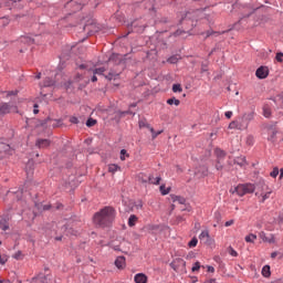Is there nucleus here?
I'll return each mask as SVG.
<instances>
[{
    "mask_svg": "<svg viewBox=\"0 0 283 283\" xmlns=\"http://www.w3.org/2000/svg\"><path fill=\"white\" fill-rule=\"evenodd\" d=\"M116 220V209L112 207H105L101 211L96 212L93 217V222L97 227H109L112 222Z\"/></svg>",
    "mask_w": 283,
    "mask_h": 283,
    "instance_id": "1",
    "label": "nucleus"
},
{
    "mask_svg": "<svg viewBox=\"0 0 283 283\" xmlns=\"http://www.w3.org/2000/svg\"><path fill=\"white\" fill-rule=\"evenodd\" d=\"M255 191V186L253 184H242L230 190V193H237V196H247V193H253Z\"/></svg>",
    "mask_w": 283,
    "mask_h": 283,
    "instance_id": "2",
    "label": "nucleus"
},
{
    "mask_svg": "<svg viewBox=\"0 0 283 283\" xmlns=\"http://www.w3.org/2000/svg\"><path fill=\"white\" fill-rule=\"evenodd\" d=\"M17 114L19 108L14 104L0 103V116H6V114Z\"/></svg>",
    "mask_w": 283,
    "mask_h": 283,
    "instance_id": "3",
    "label": "nucleus"
},
{
    "mask_svg": "<svg viewBox=\"0 0 283 283\" xmlns=\"http://www.w3.org/2000/svg\"><path fill=\"white\" fill-rule=\"evenodd\" d=\"M36 282H40V283H52V274L50 272L49 273L40 272L36 276H33L31 279V283H36Z\"/></svg>",
    "mask_w": 283,
    "mask_h": 283,
    "instance_id": "4",
    "label": "nucleus"
},
{
    "mask_svg": "<svg viewBox=\"0 0 283 283\" xmlns=\"http://www.w3.org/2000/svg\"><path fill=\"white\" fill-rule=\"evenodd\" d=\"M259 238L262 240V242H268L269 244H275V234H270V237H266V232L261 231L259 233Z\"/></svg>",
    "mask_w": 283,
    "mask_h": 283,
    "instance_id": "5",
    "label": "nucleus"
},
{
    "mask_svg": "<svg viewBox=\"0 0 283 283\" xmlns=\"http://www.w3.org/2000/svg\"><path fill=\"white\" fill-rule=\"evenodd\" d=\"M255 76L258 78H266L269 76V69L266 66H261L256 70Z\"/></svg>",
    "mask_w": 283,
    "mask_h": 283,
    "instance_id": "6",
    "label": "nucleus"
},
{
    "mask_svg": "<svg viewBox=\"0 0 283 283\" xmlns=\"http://www.w3.org/2000/svg\"><path fill=\"white\" fill-rule=\"evenodd\" d=\"M199 240H201V242H206V244H211V235H209V230H203L199 234Z\"/></svg>",
    "mask_w": 283,
    "mask_h": 283,
    "instance_id": "7",
    "label": "nucleus"
},
{
    "mask_svg": "<svg viewBox=\"0 0 283 283\" xmlns=\"http://www.w3.org/2000/svg\"><path fill=\"white\" fill-rule=\"evenodd\" d=\"M254 117H255V113L253 112L245 113L242 116V123H245V125H249V123H251V120H253Z\"/></svg>",
    "mask_w": 283,
    "mask_h": 283,
    "instance_id": "8",
    "label": "nucleus"
},
{
    "mask_svg": "<svg viewBox=\"0 0 283 283\" xmlns=\"http://www.w3.org/2000/svg\"><path fill=\"white\" fill-rule=\"evenodd\" d=\"M35 145H36V147H39V149H45L46 147H50V140L49 139H38Z\"/></svg>",
    "mask_w": 283,
    "mask_h": 283,
    "instance_id": "9",
    "label": "nucleus"
},
{
    "mask_svg": "<svg viewBox=\"0 0 283 283\" xmlns=\"http://www.w3.org/2000/svg\"><path fill=\"white\" fill-rule=\"evenodd\" d=\"M134 282L135 283H147V276L145 275V273H137L134 276Z\"/></svg>",
    "mask_w": 283,
    "mask_h": 283,
    "instance_id": "10",
    "label": "nucleus"
},
{
    "mask_svg": "<svg viewBox=\"0 0 283 283\" xmlns=\"http://www.w3.org/2000/svg\"><path fill=\"white\" fill-rule=\"evenodd\" d=\"M115 266H117L118 269H125V256H117V259L115 260Z\"/></svg>",
    "mask_w": 283,
    "mask_h": 283,
    "instance_id": "11",
    "label": "nucleus"
},
{
    "mask_svg": "<svg viewBox=\"0 0 283 283\" xmlns=\"http://www.w3.org/2000/svg\"><path fill=\"white\" fill-rule=\"evenodd\" d=\"M137 180L138 182H143V185H147V182H149V176L140 172L138 176H137Z\"/></svg>",
    "mask_w": 283,
    "mask_h": 283,
    "instance_id": "12",
    "label": "nucleus"
},
{
    "mask_svg": "<svg viewBox=\"0 0 283 283\" xmlns=\"http://www.w3.org/2000/svg\"><path fill=\"white\" fill-rule=\"evenodd\" d=\"M136 222H138V217H136V214H132L128 218V227H136Z\"/></svg>",
    "mask_w": 283,
    "mask_h": 283,
    "instance_id": "13",
    "label": "nucleus"
},
{
    "mask_svg": "<svg viewBox=\"0 0 283 283\" xmlns=\"http://www.w3.org/2000/svg\"><path fill=\"white\" fill-rule=\"evenodd\" d=\"M171 200H172V202H178L179 205H185V202H186L185 198H182L180 196H176V195L171 196Z\"/></svg>",
    "mask_w": 283,
    "mask_h": 283,
    "instance_id": "14",
    "label": "nucleus"
},
{
    "mask_svg": "<svg viewBox=\"0 0 283 283\" xmlns=\"http://www.w3.org/2000/svg\"><path fill=\"white\" fill-rule=\"evenodd\" d=\"M108 171L109 174H116V171H120V168L116 164L108 165Z\"/></svg>",
    "mask_w": 283,
    "mask_h": 283,
    "instance_id": "15",
    "label": "nucleus"
},
{
    "mask_svg": "<svg viewBox=\"0 0 283 283\" xmlns=\"http://www.w3.org/2000/svg\"><path fill=\"white\" fill-rule=\"evenodd\" d=\"M263 116L265 118H271V106L270 105L263 106Z\"/></svg>",
    "mask_w": 283,
    "mask_h": 283,
    "instance_id": "16",
    "label": "nucleus"
},
{
    "mask_svg": "<svg viewBox=\"0 0 283 283\" xmlns=\"http://www.w3.org/2000/svg\"><path fill=\"white\" fill-rule=\"evenodd\" d=\"M160 180H161L160 177L154 178V176H151V175L148 177V182L150 185H160Z\"/></svg>",
    "mask_w": 283,
    "mask_h": 283,
    "instance_id": "17",
    "label": "nucleus"
},
{
    "mask_svg": "<svg viewBox=\"0 0 283 283\" xmlns=\"http://www.w3.org/2000/svg\"><path fill=\"white\" fill-rule=\"evenodd\" d=\"M14 1L12 0H0V8H10Z\"/></svg>",
    "mask_w": 283,
    "mask_h": 283,
    "instance_id": "18",
    "label": "nucleus"
},
{
    "mask_svg": "<svg viewBox=\"0 0 283 283\" xmlns=\"http://www.w3.org/2000/svg\"><path fill=\"white\" fill-rule=\"evenodd\" d=\"M262 275L264 277H270L271 276V266L264 265L262 269Z\"/></svg>",
    "mask_w": 283,
    "mask_h": 283,
    "instance_id": "19",
    "label": "nucleus"
},
{
    "mask_svg": "<svg viewBox=\"0 0 283 283\" xmlns=\"http://www.w3.org/2000/svg\"><path fill=\"white\" fill-rule=\"evenodd\" d=\"M159 191H160V193H161V196H167V195H169V191H171V188H167L165 185H161L160 187H159Z\"/></svg>",
    "mask_w": 283,
    "mask_h": 283,
    "instance_id": "20",
    "label": "nucleus"
},
{
    "mask_svg": "<svg viewBox=\"0 0 283 283\" xmlns=\"http://www.w3.org/2000/svg\"><path fill=\"white\" fill-rule=\"evenodd\" d=\"M255 240H258V235L250 233L249 235L245 237V242H249L251 244H253V242H255Z\"/></svg>",
    "mask_w": 283,
    "mask_h": 283,
    "instance_id": "21",
    "label": "nucleus"
},
{
    "mask_svg": "<svg viewBox=\"0 0 283 283\" xmlns=\"http://www.w3.org/2000/svg\"><path fill=\"white\" fill-rule=\"evenodd\" d=\"M167 104L176 105V107H178V105H180V99H177L176 97H171V98L167 99Z\"/></svg>",
    "mask_w": 283,
    "mask_h": 283,
    "instance_id": "22",
    "label": "nucleus"
},
{
    "mask_svg": "<svg viewBox=\"0 0 283 283\" xmlns=\"http://www.w3.org/2000/svg\"><path fill=\"white\" fill-rule=\"evenodd\" d=\"M21 43H27V45H32V43H34V40H32V38L29 36H23L21 38Z\"/></svg>",
    "mask_w": 283,
    "mask_h": 283,
    "instance_id": "23",
    "label": "nucleus"
},
{
    "mask_svg": "<svg viewBox=\"0 0 283 283\" xmlns=\"http://www.w3.org/2000/svg\"><path fill=\"white\" fill-rule=\"evenodd\" d=\"M228 253L229 255H231L232 258H238V251H235L233 248L229 247L228 248Z\"/></svg>",
    "mask_w": 283,
    "mask_h": 283,
    "instance_id": "24",
    "label": "nucleus"
},
{
    "mask_svg": "<svg viewBox=\"0 0 283 283\" xmlns=\"http://www.w3.org/2000/svg\"><path fill=\"white\" fill-rule=\"evenodd\" d=\"M273 193V190H269L268 192H265L264 195H262V202L269 200V198H271V195Z\"/></svg>",
    "mask_w": 283,
    "mask_h": 283,
    "instance_id": "25",
    "label": "nucleus"
},
{
    "mask_svg": "<svg viewBox=\"0 0 283 283\" xmlns=\"http://www.w3.org/2000/svg\"><path fill=\"white\" fill-rule=\"evenodd\" d=\"M172 92H175V93L182 92V86L180 84H174Z\"/></svg>",
    "mask_w": 283,
    "mask_h": 283,
    "instance_id": "26",
    "label": "nucleus"
},
{
    "mask_svg": "<svg viewBox=\"0 0 283 283\" xmlns=\"http://www.w3.org/2000/svg\"><path fill=\"white\" fill-rule=\"evenodd\" d=\"M178 59H179L178 55H172L167 61L168 63L176 64L178 63Z\"/></svg>",
    "mask_w": 283,
    "mask_h": 283,
    "instance_id": "27",
    "label": "nucleus"
},
{
    "mask_svg": "<svg viewBox=\"0 0 283 283\" xmlns=\"http://www.w3.org/2000/svg\"><path fill=\"white\" fill-rule=\"evenodd\" d=\"M94 125H96V119L88 118L86 122V127H94Z\"/></svg>",
    "mask_w": 283,
    "mask_h": 283,
    "instance_id": "28",
    "label": "nucleus"
},
{
    "mask_svg": "<svg viewBox=\"0 0 283 283\" xmlns=\"http://www.w3.org/2000/svg\"><path fill=\"white\" fill-rule=\"evenodd\" d=\"M270 176L272 178H277V176H280V169L277 167L273 168V171L270 174Z\"/></svg>",
    "mask_w": 283,
    "mask_h": 283,
    "instance_id": "29",
    "label": "nucleus"
},
{
    "mask_svg": "<svg viewBox=\"0 0 283 283\" xmlns=\"http://www.w3.org/2000/svg\"><path fill=\"white\" fill-rule=\"evenodd\" d=\"M188 245L190 247V249L193 247H198V239L192 238L191 241L188 243Z\"/></svg>",
    "mask_w": 283,
    "mask_h": 283,
    "instance_id": "30",
    "label": "nucleus"
},
{
    "mask_svg": "<svg viewBox=\"0 0 283 283\" xmlns=\"http://www.w3.org/2000/svg\"><path fill=\"white\" fill-rule=\"evenodd\" d=\"M200 261H197L191 269L192 273H196V271H200Z\"/></svg>",
    "mask_w": 283,
    "mask_h": 283,
    "instance_id": "31",
    "label": "nucleus"
},
{
    "mask_svg": "<svg viewBox=\"0 0 283 283\" xmlns=\"http://www.w3.org/2000/svg\"><path fill=\"white\" fill-rule=\"evenodd\" d=\"M275 136H277V132L272 130L271 135L268 137V140H271L272 143L275 142Z\"/></svg>",
    "mask_w": 283,
    "mask_h": 283,
    "instance_id": "32",
    "label": "nucleus"
},
{
    "mask_svg": "<svg viewBox=\"0 0 283 283\" xmlns=\"http://www.w3.org/2000/svg\"><path fill=\"white\" fill-rule=\"evenodd\" d=\"M9 256L6 254L0 255V264H6L8 262Z\"/></svg>",
    "mask_w": 283,
    "mask_h": 283,
    "instance_id": "33",
    "label": "nucleus"
},
{
    "mask_svg": "<svg viewBox=\"0 0 283 283\" xmlns=\"http://www.w3.org/2000/svg\"><path fill=\"white\" fill-rule=\"evenodd\" d=\"M216 155L219 158H224V156H226L224 150H222V149H216Z\"/></svg>",
    "mask_w": 283,
    "mask_h": 283,
    "instance_id": "34",
    "label": "nucleus"
},
{
    "mask_svg": "<svg viewBox=\"0 0 283 283\" xmlns=\"http://www.w3.org/2000/svg\"><path fill=\"white\" fill-rule=\"evenodd\" d=\"M275 59L277 63H283V53L282 52L276 53Z\"/></svg>",
    "mask_w": 283,
    "mask_h": 283,
    "instance_id": "35",
    "label": "nucleus"
},
{
    "mask_svg": "<svg viewBox=\"0 0 283 283\" xmlns=\"http://www.w3.org/2000/svg\"><path fill=\"white\" fill-rule=\"evenodd\" d=\"M125 156L129 157V154H127L126 149L120 150V160H125Z\"/></svg>",
    "mask_w": 283,
    "mask_h": 283,
    "instance_id": "36",
    "label": "nucleus"
},
{
    "mask_svg": "<svg viewBox=\"0 0 283 283\" xmlns=\"http://www.w3.org/2000/svg\"><path fill=\"white\" fill-rule=\"evenodd\" d=\"M22 256H23V253L21 251H18L13 254L14 260H21Z\"/></svg>",
    "mask_w": 283,
    "mask_h": 283,
    "instance_id": "37",
    "label": "nucleus"
},
{
    "mask_svg": "<svg viewBox=\"0 0 283 283\" xmlns=\"http://www.w3.org/2000/svg\"><path fill=\"white\" fill-rule=\"evenodd\" d=\"M103 72H105V67H99V69L94 70V74L101 75V74H103Z\"/></svg>",
    "mask_w": 283,
    "mask_h": 283,
    "instance_id": "38",
    "label": "nucleus"
},
{
    "mask_svg": "<svg viewBox=\"0 0 283 283\" xmlns=\"http://www.w3.org/2000/svg\"><path fill=\"white\" fill-rule=\"evenodd\" d=\"M70 123H72L73 125H78V118L72 116V117L70 118Z\"/></svg>",
    "mask_w": 283,
    "mask_h": 283,
    "instance_id": "39",
    "label": "nucleus"
},
{
    "mask_svg": "<svg viewBox=\"0 0 283 283\" xmlns=\"http://www.w3.org/2000/svg\"><path fill=\"white\" fill-rule=\"evenodd\" d=\"M235 127H238V124L235 122H231L229 124V129H235Z\"/></svg>",
    "mask_w": 283,
    "mask_h": 283,
    "instance_id": "40",
    "label": "nucleus"
},
{
    "mask_svg": "<svg viewBox=\"0 0 283 283\" xmlns=\"http://www.w3.org/2000/svg\"><path fill=\"white\" fill-rule=\"evenodd\" d=\"M226 118H231L233 116V112L228 111L224 113Z\"/></svg>",
    "mask_w": 283,
    "mask_h": 283,
    "instance_id": "41",
    "label": "nucleus"
},
{
    "mask_svg": "<svg viewBox=\"0 0 283 283\" xmlns=\"http://www.w3.org/2000/svg\"><path fill=\"white\" fill-rule=\"evenodd\" d=\"M207 269H208V273H216V268L208 265Z\"/></svg>",
    "mask_w": 283,
    "mask_h": 283,
    "instance_id": "42",
    "label": "nucleus"
},
{
    "mask_svg": "<svg viewBox=\"0 0 283 283\" xmlns=\"http://www.w3.org/2000/svg\"><path fill=\"white\" fill-rule=\"evenodd\" d=\"M234 220H229V221H227L226 223H224V227H231V226H233L234 224Z\"/></svg>",
    "mask_w": 283,
    "mask_h": 283,
    "instance_id": "43",
    "label": "nucleus"
},
{
    "mask_svg": "<svg viewBox=\"0 0 283 283\" xmlns=\"http://www.w3.org/2000/svg\"><path fill=\"white\" fill-rule=\"evenodd\" d=\"M33 114H39V104H34Z\"/></svg>",
    "mask_w": 283,
    "mask_h": 283,
    "instance_id": "44",
    "label": "nucleus"
},
{
    "mask_svg": "<svg viewBox=\"0 0 283 283\" xmlns=\"http://www.w3.org/2000/svg\"><path fill=\"white\" fill-rule=\"evenodd\" d=\"M0 229H2V231H8L10 227L4 223L3 226H0Z\"/></svg>",
    "mask_w": 283,
    "mask_h": 283,
    "instance_id": "45",
    "label": "nucleus"
},
{
    "mask_svg": "<svg viewBox=\"0 0 283 283\" xmlns=\"http://www.w3.org/2000/svg\"><path fill=\"white\" fill-rule=\"evenodd\" d=\"M18 92L17 91H11L7 94V96H17Z\"/></svg>",
    "mask_w": 283,
    "mask_h": 283,
    "instance_id": "46",
    "label": "nucleus"
},
{
    "mask_svg": "<svg viewBox=\"0 0 283 283\" xmlns=\"http://www.w3.org/2000/svg\"><path fill=\"white\" fill-rule=\"evenodd\" d=\"M44 85H45V87H51V85H54V82H52V81L45 82Z\"/></svg>",
    "mask_w": 283,
    "mask_h": 283,
    "instance_id": "47",
    "label": "nucleus"
},
{
    "mask_svg": "<svg viewBox=\"0 0 283 283\" xmlns=\"http://www.w3.org/2000/svg\"><path fill=\"white\" fill-rule=\"evenodd\" d=\"M271 258H272V259L277 258V252H272V253H271Z\"/></svg>",
    "mask_w": 283,
    "mask_h": 283,
    "instance_id": "48",
    "label": "nucleus"
},
{
    "mask_svg": "<svg viewBox=\"0 0 283 283\" xmlns=\"http://www.w3.org/2000/svg\"><path fill=\"white\" fill-rule=\"evenodd\" d=\"M96 81H98V77H96V75H93L92 83H96Z\"/></svg>",
    "mask_w": 283,
    "mask_h": 283,
    "instance_id": "49",
    "label": "nucleus"
},
{
    "mask_svg": "<svg viewBox=\"0 0 283 283\" xmlns=\"http://www.w3.org/2000/svg\"><path fill=\"white\" fill-rule=\"evenodd\" d=\"M283 178V168L280 169V180Z\"/></svg>",
    "mask_w": 283,
    "mask_h": 283,
    "instance_id": "50",
    "label": "nucleus"
},
{
    "mask_svg": "<svg viewBox=\"0 0 283 283\" xmlns=\"http://www.w3.org/2000/svg\"><path fill=\"white\" fill-rule=\"evenodd\" d=\"M139 127H145V122L144 120H139Z\"/></svg>",
    "mask_w": 283,
    "mask_h": 283,
    "instance_id": "51",
    "label": "nucleus"
},
{
    "mask_svg": "<svg viewBox=\"0 0 283 283\" xmlns=\"http://www.w3.org/2000/svg\"><path fill=\"white\" fill-rule=\"evenodd\" d=\"M216 167H217L218 170L222 169V165H220V164H217Z\"/></svg>",
    "mask_w": 283,
    "mask_h": 283,
    "instance_id": "52",
    "label": "nucleus"
},
{
    "mask_svg": "<svg viewBox=\"0 0 283 283\" xmlns=\"http://www.w3.org/2000/svg\"><path fill=\"white\" fill-rule=\"evenodd\" d=\"M196 282H198V277L193 276L192 277V283H196Z\"/></svg>",
    "mask_w": 283,
    "mask_h": 283,
    "instance_id": "53",
    "label": "nucleus"
},
{
    "mask_svg": "<svg viewBox=\"0 0 283 283\" xmlns=\"http://www.w3.org/2000/svg\"><path fill=\"white\" fill-rule=\"evenodd\" d=\"M245 163H247L245 160H242L239 165H241V167H242L245 165Z\"/></svg>",
    "mask_w": 283,
    "mask_h": 283,
    "instance_id": "54",
    "label": "nucleus"
},
{
    "mask_svg": "<svg viewBox=\"0 0 283 283\" xmlns=\"http://www.w3.org/2000/svg\"><path fill=\"white\" fill-rule=\"evenodd\" d=\"M158 134H163V132H159L156 135H153V138H156V136H158Z\"/></svg>",
    "mask_w": 283,
    "mask_h": 283,
    "instance_id": "55",
    "label": "nucleus"
},
{
    "mask_svg": "<svg viewBox=\"0 0 283 283\" xmlns=\"http://www.w3.org/2000/svg\"><path fill=\"white\" fill-rule=\"evenodd\" d=\"M63 207V205H57L56 209H61Z\"/></svg>",
    "mask_w": 283,
    "mask_h": 283,
    "instance_id": "56",
    "label": "nucleus"
},
{
    "mask_svg": "<svg viewBox=\"0 0 283 283\" xmlns=\"http://www.w3.org/2000/svg\"><path fill=\"white\" fill-rule=\"evenodd\" d=\"M106 78H108L109 81H112V74H109L108 76H106Z\"/></svg>",
    "mask_w": 283,
    "mask_h": 283,
    "instance_id": "57",
    "label": "nucleus"
},
{
    "mask_svg": "<svg viewBox=\"0 0 283 283\" xmlns=\"http://www.w3.org/2000/svg\"><path fill=\"white\" fill-rule=\"evenodd\" d=\"M35 78H41V73H39V74L35 76Z\"/></svg>",
    "mask_w": 283,
    "mask_h": 283,
    "instance_id": "58",
    "label": "nucleus"
},
{
    "mask_svg": "<svg viewBox=\"0 0 283 283\" xmlns=\"http://www.w3.org/2000/svg\"><path fill=\"white\" fill-rule=\"evenodd\" d=\"M44 209H45V210L50 209V206H44Z\"/></svg>",
    "mask_w": 283,
    "mask_h": 283,
    "instance_id": "59",
    "label": "nucleus"
},
{
    "mask_svg": "<svg viewBox=\"0 0 283 283\" xmlns=\"http://www.w3.org/2000/svg\"><path fill=\"white\" fill-rule=\"evenodd\" d=\"M44 271H45V273H50V270H49V269H45Z\"/></svg>",
    "mask_w": 283,
    "mask_h": 283,
    "instance_id": "60",
    "label": "nucleus"
},
{
    "mask_svg": "<svg viewBox=\"0 0 283 283\" xmlns=\"http://www.w3.org/2000/svg\"><path fill=\"white\" fill-rule=\"evenodd\" d=\"M203 176H207V170L206 171H203V174H202Z\"/></svg>",
    "mask_w": 283,
    "mask_h": 283,
    "instance_id": "61",
    "label": "nucleus"
},
{
    "mask_svg": "<svg viewBox=\"0 0 283 283\" xmlns=\"http://www.w3.org/2000/svg\"><path fill=\"white\" fill-rule=\"evenodd\" d=\"M80 67L83 70L85 67V65L82 64Z\"/></svg>",
    "mask_w": 283,
    "mask_h": 283,
    "instance_id": "62",
    "label": "nucleus"
},
{
    "mask_svg": "<svg viewBox=\"0 0 283 283\" xmlns=\"http://www.w3.org/2000/svg\"><path fill=\"white\" fill-rule=\"evenodd\" d=\"M151 134H154V128H150Z\"/></svg>",
    "mask_w": 283,
    "mask_h": 283,
    "instance_id": "63",
    "label": "nucleus"
},
{
    "mask_svg": "<svg viewBox=\"0 0 283 283\" xmlns=\"http://www.w3.org/2000/svg\"><path fill=\"white\" fill-rule=\"evenodd\" d=\"M56 240H61V237H60V238H56Z\"/></svg>",
    "mask_w": 283,
    "mask_h": 283,
    "instance_id": "64",
    "label": "nucleus"
}]
</instances>
